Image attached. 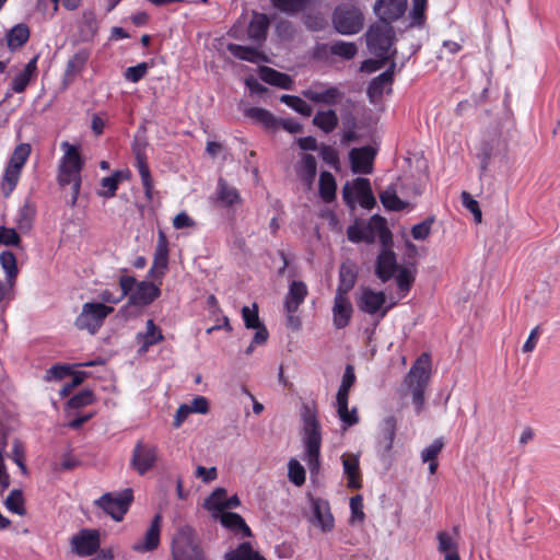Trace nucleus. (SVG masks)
<instances>
[{
  "mask_svg": "<svg viewBox=\"0 0 560 560\" xmlns=\"http://www.w3.org/2000/svg\"><path fill=\"white\" fill-rule=\"evenodd\" d=\"M435 222L434 217H429L422 222L416 224L411 229V235L416 241H424L431 232L432 224Z\"/></svg>",
  "mask_w": 560,
  "mask_h": 560,
  "instance_id": "obj_59",
  "label": "nucleus"
},
{
  "mask_svg": "<svg viewBox=\"0 0 560 560\" xmlns=\"http://www.w3.org/2000/svg\"><path fill=\"white\" fill-rule=\"evenodd\" d=\"M335 30L342 35H353L363 27V14L354 5L340 4L332 13Z\"/></svg>",
  "mask_w": 560,
  "mask_h": 560,
  "instance_id": "obj_8",
  "label": "nucleus"
},
{
  "mask_svg": "<svg viewBox=\"0 0 560 560\" xmlns=\"http://www.w3.org/2000/svg\"><path fill=\"white\" fill-rule=\"evenodd\" d=\"M21 236L13 228L0 226V245H19Z\"/></svg>",
  "mask_w": 560,
  "mask_h": 560,
  "instance_id": "obj_64",
  "label": "nucleus"
},
{
  "mask_svg": "<svg viewBox=\"0 0 560 560\" xmlns=\"http://www.w3.org/2000/svg\"><path fill=\"white\" fill-rule=\"evenodd\" d=\"M436 539L438 551L444 556V560H462L458 553V545L447 532H439Z\"/></svg>",
  "mask_w": 560,
  "mask_h": 560,
  "instance_id": "obj_36",
  "label": "nucleus"
},
{
  "mask_svg": "<svg viewBox=\"0 0 560 560\" xmlns=\"http://www.w3.org/2000/svg\"><path fill=\"white\" fill-rule=\"evenodd\" d=\"M168 247H156L152 267L149 276L152 278H162L168 266Z\"/></svg>",
  "mask_w": 560,
  "mask_h": 560,
  "instance_id": "obj_45",
  "label": "nucleus"
},
{
  "mask_svg": "<svg viewBox=\"0 0 560 560\" xmlns=\"http://www.w3.org/2000/svg\"><path fill=\"white\" fill-rule=\"evenodd\" d=\"M221 524L235 535L241 534L242 537H252L253 533L245 520L235 512H222L220 514Z\"/></svg>",
  "mask_w": 560,
  "mask_h": 560,
  "instance_id": "obj_29",
  "label": "nucleus"
},
{
  "mask_svg": "<svg viewBox=\"0 0 560 560\" xmlns=\"http://www.w3.org/2000/svg\"><path fill=\"white\" fill-rule=\"evenodd\" d=\"M303 421L304 460L311 475H317L320 468L322 427L317 418L315 404H303L301 408Z\"/></svg>",
  "mask_w": 560,
  "mask_h": 560,
  "instance_id": "obj_1",
  "label": "nucleus"
},
{
  "mask_svg": "<svg viewBox=\"0 0 560 560\" xmlns=\"http://www.w3.org/2000/svg\"><path fill=\"white\" fill-rule=\"evenodd\" d=\"M242 317H243L245 327L248 329L257 328L260 325H262V323L260 322L259 316H258V306L256 303L253 304V308H250L248 306H244L242 308Z\"/></svg>",
  "mask_w": 560,
  "mask_h": 560,
  "instance_id": "obj_58",
  "label": "nucleus"
},
{
  "mask_svg": "<svg viewBox=\"0 0 560 560\" xmlns=\"http://www.w3.org/2000/svg\"><path fill=\"white\" fill-rule=\"evenodd\" d=\"M135 166L137 167L139 175L141 177V183L144 189V194L148 199H152V191H153V179L151 176V172L149 168L147 155L144 151L138 149L135 152Z\"/></svg>",
  "mask_w": 560,
  "mask_h": 560,
  "instance_id": "obj_30",
  "label": "nucleus"
},
{
  "mask_svg": "<svg viewBox=\"0 0 560 560\" xmlns=\"http://www.w3.org/2000/svg\"><path fill=\"white\" fill-rule=\"evenodd\" d=\"M30 154L31 145L28 143H21L15 147L8 164L14 168L23 170Z\"/></svg>",
  "mask_w": 560,
  "mask_h": 560,
  "instance_id": "obj_53",
  "label": "nucleus"
},
{
  "mask_svg": "<svg viewBox=\"0 0 560 560\" xmlns=\"http://www.w3.org/2000/svg\"><path fill=\"white\" fill-rule=\"evenodd\" d=\"M149 70V66L147 62H140L137 66H132L126 69L125 79L132 83H137L142 80Z\"/></svg>",
  "mask_w": 560,
  "mask_h": 560,
  "instance_id": "obj_61",
  "label": "nucleus"
},
{
  "mask_svg": "<svg viewBox=\"0 0 560 560\" xmlns=\"http://www.w3.org/2000/svg\"><path fill=\"white\" fill-rule=\"evenodd\" d=\"M0 265L7 275L8 282L13 285V281L19 273L16 257L13 253L4 250L0 254Z\"/></svg>",
  "mask_w": 560,
  "mask_h": 560,
  "instance_id": "obj_50",
  "label": "nucleus"
},
{
  "mask_svg": "<svg viewBox=\"0 0 560 560\" xmlns=\"http://www.w3.org/2000/svg\"><path fill=\"white\" fill-rule=\"evenodd\" d=\"M393 79L390 78V71H384L369 83L366 93L370 100L378 98L383 95L386 88L392 90Z\"/></svg>",
  "mask_w": 560,
  "mask_h": 560,
  "instance_id": "obj_39",
  "label": "nucleus"
},
{
  "mask_svg": "<svg viewBox=\"0 0 560 560\" xmlns=\"http://www.w3.org/2000/svg\"><path fill=\"white\" fill-rule=\"evenodd\" d=\"M319 156L329 166L335 168L339 166V155L334 147L322 144L319 148Z\"/></svg>",
  "mask_w": 560,
  "mask_h": 560,
  "instance_id": "obj_63",
  "label": "nucleus"
},
{
  "mask_svg": "<svg viewBox=\"0 0 560 560\" xmlns=\"http://www.w3.org/2000/svg\"><path fill=\"white\" fill-rule=\"evenodd\" d=\"M444 447V442L441 438L435 439L428 447L421 452L422 462L438 460L439 454Z\"/></svg>",
  "mask_w": 560,
  "mask_h": 560,
  "instance_id": "obj_62",
  "label": "nucleus"
},
{
  "mask_svg": "<svg viewBox=\"0 0 560 560\" xmlns=\"http://www.w3.org/2000/svg\"><path fill=\"white\" fill-rule=\"evenodd\" d=\"M246 116L260 122L265 127H272L275 125L273 115L261 107H250L246 110Z\"/></svg>",
  "mask_w": 560,
  "mask_h": 560,
  "instance_id": "obj_55",
  "label": "nucleus"
},
{
  "mask_svg": "<svg viewBox=\"0 0 560 560\" xmlns=\"http://www.w3.org/2000/svg\"><path fill=\"white\" fill-rule=\"evenodd\" d=\"M37 61L38 56H34L24 67V69L18 73L10 85V90L13 93H23L32 81L37 78Z\"/></svg>",
  "mask_w": 560,
  "mask_h": 560,
  "instance_id": "obj_23",
  "label": "nucleus"
},
{
  "mask_svg": "<svg viewBox=\"0 0 560 560\" xmlns=\"http://www.w3.org/2000/svg\"><path fill=\"white\" fill-rule=\"evenodd\" d=\"M147 330L138 332L136 340L140 343L138 352L140 354L147 353L149 349L164 340V335L159 326L155 325L153 319H148L145 324Z\"/></svg>",
  "mask_w": 560,
  "mask_h": 560,
  "instance_id": "obj_22",
  "label": "nucleus"
},
{
  "mask_svg": "<svg viewBox=\"0 0 560 560\" xmlns=\"http://www.w3.org/2000/svg\"><path fill=\"white\" fill-rule=\"evenodd\" d=\"M22 170L7 165L1 180V190L4 197H9L19 184Z\"/></svg>",
  "mask_w": 560,
  "mask_h": 560,
  "instance_id": "obj_47",
  "label": "nucleus"
},
{
  "mask_svg": "<svg viewBox=\"0 0 560 560\" xmlns=\"http://www.w3.org/2000/svg\"><path fill=\"white\" fill-rule=\"evenodd\" d=\"M397 432V419L394 415L385 417L378 425L377 445L384 454L390 453Z\"/></svg>",
  "mask_w": 560,
  "mask_h": 560,
  "instance_id": "obj_18",
  "label": "nucleus"
},
{
  "mask_svg": "<svg viewBox=\"0 0 560 560\" xmlns=\"http://www.w3.org/2000/svg\"><path fill=\"white\" fill-rule=\"evenodd\" d=\"M5 508L18 515H24L26 513L24 506L23 492L19 489L12 490L4 501Z\"/></svg>",
  "mask_w": 560,
  "mask_h": 560,
  "instance_id": "obj_52",
  "label": "nucleus"
},
{
  "mask_svg": "<svg viewBox=\"0 0 560 560\" xmlns=\"http://www.w3.org/2000/svg\"><path fill=\"white\" fill-rule=\"evenodd\" d=\"M380 199L384 208L389 211H401L407 206V203L397 196L396 189L393 187H388L382 191Z\"/></svg>",
  "mask_w": 560,
  "mask_h": 560,
  "instance_id": "obj_48",
  "label": "nucleus"
},
{
  "mask_svg": "<svg viewBox=\"0 0 560 560\" xmlns=\"http://www.w3.org/2000/svg\"><path fill=\"white\" fill-rule=\"evenodd\" d=\"M225 497H226V490L223 488H218L206 500V506L209 510H215V511H219L222 513V512H224Z\"/></svg>",
  "mask_w": 560,
  "mask_h": 560,
  "instance_id": "obj_57",
  "label": "nucleus"
},
{
  "mask_svg": "<svg viewBox=\"0 0 560 560\" xmlns=\"http://www.w3.org/2000/svg\"><path fill=\"white\" fill-rule=\"evenodd\" d=\"M224 560H266L257 551H255L250 542L245 541L237 546L236 549L225 553Z\"/></svg>",
  "mask_w": 560,
  "mask_h": 560,
  "instance_id": "obj_44",
  "label": "nucleus"
},
{
  "mask_svg": "<svg viewBox=\"0 0 560 560\" xmlns=\"http://www.w3.org/2000/svg\"><path fill=\"white\" fill-rule=\"evenodd\" d=\"M341 459L343 472L347 477V487L350 489H360L362 487V478L359 457L354 454H343Z\"/></svg>",
  "mask_w": 560,
  "mask_h": 560,
  "instance_id": "obj_25",
  "label": "nucleus"
},
{
  "mask_svg": "<svg viewBox=\"0 0 560 560\" xmlns=\"http://www.w3.org/2000/svg\"><path fill=\"white\" fill-rule=\"evenodd\" d=\"M353 190L355 191L360 206L364 209H372L375 203L370 179L365 177H358L353 180V185L346 183L342 187V199L346 205L353 207Z\"/></svg>",
  "mask_w": 560,
  "mask_h": 560,
  "instance_id": "obj_10",
  "label": "nucleus"
},
{
  "mask_svg": "<svg viewBox=\"0 0 560 560\" xmlns=\"http://www.w3.org/2000/svg\"><path fill=\"white\" fill-rule=\"evenodd\" d=\"M338 121L334 109L318 110L313 118V125L325 133H330L338 126Z\"/></svg>",
  "mask_w": 560,
  "mask_h": 560,
  "instance_id": "obj_42",
  "label": "nucleus"
},
{
  "mask_svg": "<svg viewBox=\"0 0 560 560\" xmlns=\"http://www.w3.org/2000/svg\"><path fill=\"white\" fill-rule=\"evenodd\" d=\"M260 79L273 86H278L284 90H290L292 88V79L287 73L275 70L270 67L262 66L259 69Z\"/></svg>",
  "mask_w": 560,
  "mask_h": 560,
  "instance_id": "obj_34",
  "label": "nucleus"
},
{
  "mask_svg": "<svg viewBox=\"0 0 560 560\" xmlns=\"http://www.w3.org/2000/svg\"><path fill=\"white\" fill-rule=\"evenodd\" d=\"M329 54L345 60H351L357 56L358 47L354 43L338 40L329 46Z\"/></svg>",
  "mask_w": 560,
  "mask_h": 560,
  "instance_id": "obj_49",
  "label": "nucleus"
},
{
  "mask_svg": "<svg viewBox=\"0 0 560 560\" xmlns=\"http://www.w3.org/2000/svg\"><path fill=\"white\" fill-rule=\"evenodd\" d=\"M228 50L233 57L240 60L248 61L256 65L260 62H269L268 57L262 51L254 47L231 43L228 45Z\"/></svg>",
  "mask_w": 560,
  "mask_h": 560,
  "instance_id": "obj_27",
  "label": "nucleus"
},
{
  "mask_svg": "<svg viewBox=\"0 0 560 560\" xmlns=\"http://www.w3.org/2000/svg\"><path fill=\"white\" fill-rule=\"evenodd\" d=\"M133 501L132 489L127 488L120 492H106L95 501V504L101 508L106 514L110 515L113 520L119 522L128 512L130 504Z\"/></svg>",
  "mask_w": 560,
  "mask_h": 560,
  "instance_id": "obj_9",
  "label": "nucleus"
},
{
  "mask_svg": "<svg viewBox=\"0 0 560 560\" xmlns=\"http://www.w3.org/2000/svg\"><path fill=\"white\" fill-rule=\"evenodd\" d=\"M396 273L397 288L402 296H405L416 280L415 261H408L407 266H400Z\"/></svg>",
  "mask_w": 560,
  "mask_h": 560,
  "instance_id": "obj_38",
  "label": "nucleus"
},
{
  "mask_svg": "<svg viewBox=\"0 0 560 560\" xmlns=\"http://www.w3.org/2000/svg\"><path fill=\"white\" fill-rule=\"evenodd\" d=\"M304 97L314 103H320L325 105H336L342 97V93L336 86H329L325 91L318 92L314 90L303 91Z\"/></svg>",
  "mask_w": 560,
  "mask_h": 560,
  "instance_id": "obj_32",
  "label": "nucleus"
},
{
  "mask_svg": "<svg viewBox=\"0 0 560 560\" xmlns=\"http://www.w3.org/2000/svg\"><path fill=\"white\" fill-rule=\"evenodd\" d=\"M358 279V267L355 262L346 260L341 264L339 269V283L337 287L338 294H346L353 289Z\"/></svg>",
  "mask_w": 560,
  "mask_h": 560,
  "instance_id": "obj_24",
  "label": "nucleus"
},
{
  "mask_svg": "<svg viewBox=\"0 0 560 560\" xmlns=\"http://www.w3.org/2000/svg\"><path fill=\"white\" fill-rule=\"evenodd\" d=\"M158 447L143 441H138L133 447L130 466L143 476L152 470L158 462Z\"/></svg>",
  "mask_w": 560,
  "mask_h": 560,
  "instance_id": "obj_11",
  "label": "nucleus"
},
{
  "mask_svg": "<svg viewBox=\"0 0 560 560\" xmlns=\"http://www.w3.org/2000/svg\"><path fill=\"white\" fill-rule=\"evenodd\" d=\"M90 56H91V51L88 48H82V49L78 50L68 60L67 67H66V74L69 77H74L78 73H80L84 69Z\"/></svg>",
  "mask_w": 560,
  "mask_h": 560,
  "instance_id": "obj_46",
  "label": "nucleus"
},
{
  "mask_svg": "<svg viewBox=\"0 0 560 560\" xmlns=\"http://www.w3.org/2000/svg\"><path fill=\"white\" fill-rule=\"evenodd\" d=\"M375 155L376 151L371 145L351 149L349 152L351 171L354 174H371Z\"/></svg>",
  "mask_w": 560,
  "mask_h": 560,
  "instance_id": "obj_17",
  "label": "nucleus"
},
{
  "mask_svg": "<svg viewBox=\"0 0 560 560\" xmlns=\"http://www.w3.org/2000/svg\"><path fill=\"white\" fill-rule=\"evenodd\" d=\"M269 25L270 22L266 14L255 13L247 28L248 37L257 43L265 42Z\"/></svg>",
  "mask_w": 560,
  "mask_h": 560,
  "instance_id": "obj_31",
  "label": "nucleus"
},
{
  "mask_svg": "<svg viewBox=\"0 0 560 560\" xmlns=\"http://www.w3.org/2000/svg\"><path fill=\"white\" fill-rule=\"evenodd\" d=\"M162 516L156 514L142 540L133 544L132 549L137 552H149L155 550L160 545Z\"/></svg>",
  "mask_w": 560,
  "mask_h": 560,
  "instance_id": "obj_19",
  "label": "nucleus"
},
{
  "mask_svg": "<svg viewBox=\"0 0 560 560\" xmlns=\"http://www.w3.org/2000/svg\"><path fill=\"white\" fill-rule=\"evenodd\" d=\"M280 102L284 103L302 116L310 117L313 113L312 106L300 96L284 94L280 97Z\"/></svg>",
  "mask_w": 560,
  "mask_h": 560,
  "instance_id": "obj_51",
  "label": "nucleus"
},
{
  "mask_svg": "<svg viewBox=\"0 0 560 560\" xmlns=\"http://www.w3.org/2000/svg\"><path fill=\"white\" fill-rule=\"evenodd\" d=\"M113 312L114 307L104 303H84L74 325L78 329L88 330L94 335L102 327L105 318Z\"/></svg>",
  "mask_w": 560,
  "mask_h": 560,
  "instance_id": "obj_6",
  "label": "nucleus"
},
{
  "mask_svg": "<svg viewBox=\"0 0 560 560\" xmlns=\"http://www.w3.org/2000/svg\"><path fill=\"white\" fill-rule=\"evenodd\" d=\"M363 233L366 243H374L378 240L381 245H393L392 232L387 226V221L378 214H374L366 222H363Z\"/></svg>",
  "mask_w": 560,
  "mask_h": 560,
  "instance_id": "obj_12",
  "label": "nucleus"
},
{
  "mask_svg": "<svg viewBox=\"0 0 560 560\" xmlns=\"http://www.w3.org/2000/svg\"><path fill=\"white\" fill-rule=\"evenodd\" d=\"M288 468L290 481L298 487L302 486L305 482L304 467L296 459H290Z\"/></svg>",
  "mask_w": 560,
  "mask_h": 560,
  "instance_id": "obj_56",
  "label": "nucleus"
},
{
  "mask_svg": "<svg viewBox=\"0 0 560 560\" xmlns=\"http://www.w3.org/2000/svg\"><path fill=\"white\" fill-rule=\"evenodd\" d=\"M30 28L24 23H19L10 28L5 34L7 45L10 50L14 51L23 47L30 38Z\"/></svg>",
  "mask_w": 560,
  "mask_h": 560,
  "instance_id": "obj_35",
  "label": "nucleus"
},
{
  "mask_svg": "<svg viewBox=\"0 0 560 560\" xmlns=\"http://www.w3.org/2000/svg\"><path fill=\"white\" fill-rule=\"evenodd\" d=\"M431 361L428 353L421 354L405 377V384L411 390L412 404L417 415L424 408V392L430 380Z\"/></svg>",
  "mask_w": 560,
  "mask_h": 560,
  "instance_id": "obj_3",
  "label": "nucleus"
},
{
  "mask_svg": "<svg viewBox=\"0 0 560 560\" xmlns=\"http://www.w3.org/2000/svg\"><path fill=\"white\" fill-rule=\"evenodd\" d=\"M35 214V206L30 201H25V203L21 207L15 218L18 230L22 233H26L27 231H30V229L33 225Z\"/></svg>",
  "mask_w": 560,
  "mask_h": 560,
  "instance_id": "obj_43",
  "label": "nucleus"
},
{
  "mask_svg": "<svg viewBox=\"0 0 560 560\" xmlns=\"http://www.w3.org/2000/svg\"><path fill=\"white\" fill-rule=\"evenodd\" d=\"M385 301L386 295L383 291L364 289L359 301V307L362 312L374 315L382 310Z\"/></svg>",
  "mask_w": 560,
  "mask_h": 560,
  "instance_id": "obj_26",
  "label": "nucleus"
},
{
  "mask_svg": "<svg viewBox=\"0 0 560 560\" xmlns=\"http://www.w3.org/2000/svg\"><path fill=\"white\" fill-rule=\"evenodd\" d=\"M217 195L219 201L224 207H232L241 202V196L236 188L230 186L225 179L220 178L217 187Z\"/></svg>",
  "mask_w": 560,
  "mask_h": 560,
  "instance_id": "obj_41",
  "label": "nucleus"
},
{
  "mask_svg": "<svg viewBox=\"0 0 560 560\" xmlns=\"http://www.w3.org/2000/svg\"><path fill=\"white\" fill-rule=\"evenodd\" d=\"M319 197L324 202H332L336 199L337 184L330 172L324 171L319 176Z\"/></svg>",
  "mask_w": 560,
  "mask_h": 560,
  "instance_id": "obj_40",
  "label": "nucleus"
},
{
  "mask_svg": "<svg viewBox=\"0 0 560 560\" xmlns=\"http://www.w3.org/2000/svg\"><path fill=\"white\" fill-rule=\"evenodd\" d=\"M136 284V278L128 275L119 277V287L121 292L117 295L109 290H104L101 293V299L104 303L117 304L122 301L133 289Z\"/></svg>",
  "mask_w": 560,
  "mask_h": 560,
  "instance_id": "obj_33",
  "label": "nucleus"
},
{
  "mask_svg": "<svg viewBox=\"0 0 560 560\" xmlns=\"http://www.w3.org/2000/svg\"><path fill=\"white\" fill-rule=\"evenodd\" d=\"M350 523L353 524L355 522L362 523L365 518V513L363 511V498L361 494H357L350 499Z\"/></svg>",
  "mask_w": 560,
  "mask_h": 560,
  "instance_id": "obj_60",
  "label": "nucleus"
},
{
  "mask_svg": "<svg viewBox=\"0 0 560 560\" xmlns=\"http://www.w3.org/2000/svg\"><path fill=\"white\" fill-rule=\"evenodd\" d=\"M100 533L96 529H81L71 538L72 550L80 557L92 556L100 548Z\"/></svg>",
  "mask_w": 560,
  "mask_h": 560,
  "instance_id": "obj_16",
  "label": "nucleus"
},
{
  "mask_svg": "<svg viewBox=\"0 0 560 560\" xmlns=\"http://www.w3.org/2000/svg\"><path fill=\"white\" fill-rule=\"evenodd\" d=\"M172 556L174 560H205L203 552L196 540L195 530L190 526H182L175 533Z\"/></svg>",
  "mask_w": 560,
  "mask_h": 560,
  "instance_id": "obj_5",
  "label": "nucleus"
},
{
  "mask_svg": "<svg viewBox=\"0 0 560 560\" xmlns=\"http://www.w3.org/2000/svg\"><path fill=\"white\" fill-rule=\"evenodd\" d=\"M129 175V171H115L110 176L102 178L98 195L104 198L114 197L120 182L128 179Z\"/></svg>",
  "mask_w": 560,
  "mask_h": 560,
  "instance_id": "obj_37",
  "label": "nucleus"
},
{
  "mask_svg": "<svg viewBox=\"0 0 560 560\" xmlns=\"http://www.w3.org/2000/svg\"><path fill=\"white\" fill-rule=\"evenodd\" d=\"M399 267L400 265H398L396 254L392 250V247H382L374 262L376 278L386 283L396 275Z\"/></svg>",
  "mask_w": 560,
  "mask_h": 560,
  "instance_id": "obj_13",
  "label": "nucleus"
},
{
  "mask_svg": "<svg viewBox=\"0 0 560 560\" xmlns=\"http://www.w3.org/2000/svg\"><path fill=\"white\" fill-rule=\"evenodd\" d=\"M407 8V0H377L374 10L381 21L392 23L401 18Z\"/></svg>",
  "mask_w": 560,
  "mask_h": 560,
  "instance_id": "obj_20",
  "label": "nucleus"
},
{
  "mask_svg": "<svg viewBox=\"0 0 560 560\" xmlns=\"http://www.w3.org/2000/svg\"><path fill=\"white\" fill-rule=\"evenodd\" d=\"M94 400H95V396H94L93 390L85 388V389H82L81 392H79L78 394L73 395L68 400V407L71 409H78V408L93 404Z\"/></svg>",
  "mask_w": 560,
  "mask_h": 560,
  "instance_id": "obj_54",
  "label": "nucleus"
},
{
  "mask_svg": "<svg viewBox=\"0 0 560 560\" xmlns=\"http://www.w3.org/2000/svg\"><path fill=\"white\" fill-rule=\"evenodd\" d=\"M352 312V305L348 295L336 293L332 307V320L336 328L342 329L348 326Z\"/></svg>",
  "mask_w": 560,
  "mask_h": 560,
  "instance_id": "obj_21",
  "label": "nucleus"
},
{
  "mask_svg": "<svg viewBox=\"0 0 560 560\" xmlns=\"http://www.w3.org/2000/svg\"><path fill=\"white\" fill-rule=\"evenodd\" d=\"M307 295V287L303 281H292L289 285V292L285 296L284 307L289 314L298 311Z\"/></svg>",
  "mask_w": 560,
  "mask_h": 560,
  "instance_id": "obj_28",
  "label": "nucleus"
},
{
  "mask_svg": "<svg viewBox=\"0 0 560 560\" xmlns=\"http://www.w3.org/2000/svg\"><path fill=\"white\" fill-rule=\"evenodd\" d=\"M311 508L313 512L311 522L323 533L331 532L335 528V517L329 502L322 498H311Z\"/></svg>",
  "mask_w": 560,
  "mask_h": 560,
  "instance_id": "obj_15",
  "label": "nucleus"
},
{
  "mask_svg": "<svg viewBox=\"0 0 560 560\" xmlns=\"http://www.w3.org/2000/svg\"><path fill=\"white\" fill-rule=\"evenodd\" d=\"M357 376L354 368L347 364L342 375L341 384L336 395L337 415L345 428L352 427L359 422L358 410L353 407L351 410L348 408L349 394L351 387L354 385Z\"/></svg>",
  "mask_w": 560,
  "mask_h": 560,
  "instance_id": "obj_4",
  "label": "nucleus"
},
{
  "mask_svg": "<svg viewBox=\"0 0 560 560\" xmlns=\"http://www.w3.org/2000/svg\"><path fill=\"white\" fill-rule=\"evenodd\" d=\"M160 295L161 289L153 282L136 281L132 291L127 295L128 305L144 307L153 303Z\"/></svg>",
  "mask_w": 560,
  "mask_h": 560,
  "instance_id": "obj_14",
  "label": "nucleus"
},
{
  "mask_svg": "<svg viewBox=\"0 0 560 560\" xmlns=\"http://www.w3.org/2000/svg\"><path fill=\"white\" fill-rule=\"evenodd\" d=\"M394 40V27L387 22L381 21L371 25L366 33V44L374 56H389Z\"/></svg>",
  "mask_w": 560,
  "mask_h": 560,
  "instance_id": "obj_7",
  "label": "nucleus"
},
{
  "mask_svg": "<svg viewBox=\"0 0 560 560\" xmlns=\"http://www.w3.org/2000/svg\"><path fill=\"white\" fill-rule=\"evenodd\" d=\"M62 148L66 151L60 161L57 179L60 187L70 186L67 203L74 207L81 189V171L84 163L78 147L63 142Z\"/></svg>",
  "mask_w": 560,
  "mask_h": 560,
  "instance_id": "obj_2",
  "label": "nucleus"
}]
</instances>
